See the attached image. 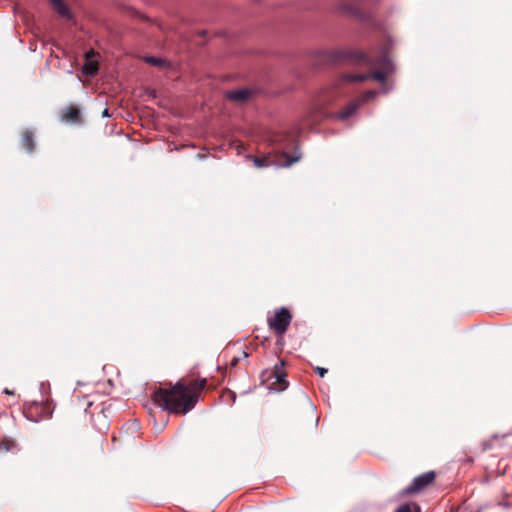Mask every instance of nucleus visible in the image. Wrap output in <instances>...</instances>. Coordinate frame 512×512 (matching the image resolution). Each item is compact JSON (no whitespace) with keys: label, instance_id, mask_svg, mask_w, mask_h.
I'll return each mask as SVG.
<instances>
[{"label":"nucleus","instance_id":"obj_19","mask_svg":"<svg viewBox=\"0 0 512 512\" xmlns=\"http://www.w3.org/2000/svg\"><path fill=\"white\" fill-rule=\"evenodd\" d=\"M147 64H168L165 60L161 58H155V57H147L146 59Z\"/></svg>","mask_w":512,"mask_h":512},{"label":"nucleus","instance_id":"obj_21","mask_svg":"<svg viewBox=\"0 0 512 512\" xmlns=\"http://www.w3.org/2000/svg\"><path fill=\"white\" fill-rule=\"evenodd\" d=\"M238 361H239V358H238V357H234V358L231 360V362H230V366H231V367H235V366L237 365Z\"/></svg>","mask_w":512,"mask_h":512},{"label":"nucleus","instance_id":"obj_23","mask_svg":"<svg viewBox=\"0 0 512 512\" xmlns=\"http://www.w3.org/2000/svg\"><path fill=\"white\" fill-rule=\"evenodd\" d=\"M207 34V31L205 30H202L201 32H199V36H205Z\"/></svg>","mask_w":512,"mask_h":512},{"label":"nucleus","instance_id":"obj_17","mask_svg":"<svg viewBox=\"0 0 512 512\" xmlns=\"http://www.w3.org/2000/svg\"><path fill=\"white\" fill-rule=\"evenodd\" d=\"M17 447V443L12 439H4L0 442V449L10 451Z\"/></svg>","mask_w":512,"mask_h":512},{"label":"nucleus","instance_id":"obj_16","mask_svg":"<svg viewBox=\"0 0 512 512\" xmlns=\"http://www.w3.org/2000/svg\"><path fill=\"white\" fill-rule=\"evenodd\" d=\"M98 57H99V54L91 49V50L85 52L84 64H89V65L99 64Z\"/></svg>","mask_w":512,"mask_h":512},{"label":"nucleus","instance_id":"obj_4","mask_svg":"<svg viewBox=\"0 0 512 512\" xmlns=\"http://www.w3.org/2000/svg\"><path fill=\"white\" fill-rule=\"evenodd\" d=\"M292 320V315L290 311L282 307L275 311L274 315L268 318V326L271 330H273L277 335L283 336L287 331Z\"/></svg>","mask_w":512,"mask_h":512},{"label":"nucleus","instance_id":"obj_9","mask_svg":"<svg viewBox=\"0 0 512 512\" xmlns=\"http://www.w3.org/2000/svg\"><path fill=\"white\" fill-rule=\"evenodd\" d=\"M325 117V111L320 105H314L302 119L303 127L312 128Z\"/></svg>","mask_w":512,"mask_h":512},{"label":"nucleus","instance_id":"obj_1","mask_svg":"<svg viewBox=\"0 0 512 512\" xmlns=\"http://www.w3.org/2000/svg\"><path fill=\"white\" fill-rule=\"evenodd\" d=\"M206 385L205 378L191 380L188 383L180 380L169 388H158L152 397L163 410L185 415L195 407Z\"/></svg>","mask_w":512,"mask_h":512},{"label":"nucleus","instance_id":"obj_13","mask_svg":"<svg viewBox=\"0 0 512 512\" xmlns=\"http://www.w3.org/2000/svg\"><path fill=\"white\" fill-rule=\"evenodd\" d=\"M53 9L66 20H72L73 14L63 0H50Z\"/></svg>","mask_w":512,"mask_h":512},{"label":"nucleus","instance_id":"obj_14","mask_svg":"<svg viewBox=\"0 0 512 512\" xmlns=\"http://www.w3.org/2000/svg\"><path fill=\"white\" fill-rule=\"evenodd\" d=\"M21 144L28 152H33L35 149L34 136L31 131H24L21 137Z\"/></svg>","mask_w":512,"mask_h":512},{"label":"nucleus","instance_id":"obj_25","mask_svg":"<svg viewBox=\"0 0 512 512\" xmlns=\"http://www.w3.org/2000/svg\"><path fill=\"white\" fill-rule=\"evenodd\" d=\"M103 116H109L108 109H105V110L103 111Z\"/></svg>","mask_w":512,"mask_h":512},{"label":"nucleus","instance_id":"obj_22","mask_svg":"<svg viewBox=\"0 0 512 512\" xmlns=\"http://www.w3.org/2000/svg\"><path fill=\"white\" fill-rule=\"evenodd\" d=\"M5 394H8V395H13V391H10L8 388H5L4 391H3Z\"/></svg>","mask_w":512,"mask_h":512},{"label":"nucleus","instance_id":"obj_15","mask_svg":"<svg viewBox=\"0 0 512 512\" xmlns=\"http://www.w3.org/2000/svg\"><path fill=\"white\" fill-rule=\"evenodd\" d=\"M81 75L78 76L79 80L84 81L85 79H90L96 76L99 72V66H81Z\"/></svg>","mask_w":512,"mask_h":512},{"label":"nucleus","instance_id":"obj_18","mask_svg":"<svg viewBox=\"0 0 512 512\" xmlns=\"http://www.w3.org/2000/svg\"><path fill=\"white\" fill-rule=\"evenodd\" d=\"M395 512H420V507L413 504H403Z\"/></svg>","mask_w":512,"mask_h":512},{"label":"nucleus","instance_id":"obj_12","mask_svg":"<svg viewBox=\"0 0 512 512\" xmlns=\"http://www.w3.org/2000/svg\"><path fill=\"white\" fill-rule=\"evenodd\" d=\"M251 95H252L251 90L243 88V89H238V90L227 91L225 93V98L230 101H233V102H236L239 104H243L249 100Z\"/></svg>","mask_w":512,"mask_h":512},{"label":"nucleus","instance_id":"obj_3","mask_svg":"<svg viewBox=\"0 0 512 512\" xmlns=\"http://www.w3.org/2000/svg\"><path fill=\"white\" fill-rule=\"evenodd\" d=\"M252 159L254 166L257 168H264L271 165L285 166L289 167L292 164L298 162L301 158V154L297 151L294 152L292 156H289L287 153L274 154V155H266L263 157L257 156H249Z\"/></svg>","mask_w":512,"mask_h":512},{"label":"nucleus","instance_id":"obj_11","mask_svg":"<svg viewBox=\"0 0 512 512\" xmlns=\"http://www.w3.org/2000/svg\"><path fill=\"white\" fill-rule=\"evenodd\" d=\"M271 376L275 378L274 384H277L276 388L279 391H283L288 387V381L286 380L287 373L285 371V361L281 360L280 363L274 366Z\"/></svg>","mask_w":512,"mask_h":512},{"label":"nucleus","instance_id":"obj_24","mask_svg":"<svg viewBox=\"0 0 512 512\" xmlns=\"http://www.w3.org/2000/svg\"><path fill=\"white\" fill-rule=\"evenodd\" d=\"M242 356H243V358H247L249 355H248V353H247V352L242 351Z\"/></svg>","mask_w":512,"mask_h":512},{"label":"nucleus","instance_id":"obj_10","mask_svg":"<svg viewBox=\"0 0 512 512\" xmlns=\"http://www.w3.org/2000/svg\"><path fill=\"white\" fill-rule=\"evenodd\" d=\"M61 121L69 124H82V115L80 109L75 105H70L60 112Z\"/></svg>","mask_w":512,"mask_h":512},{"label":"nucleus","instance_id":"obj_20","mask_svg":"<svg viewBox=\"0 0 512 512\" xmlns=\"http://www.w3.org/2000/svg\"><path fill=\"white\" fill-rule=\"evenodd\" d=\"M315 370L321 377H324L325 374L327 373V369L323 367H316Z\"/></svg>","mask_w":512,"mask_h":512},{"label":"nucleus","instance_id":"obj_7","mask_svg":"<svg viewBox=\"0 0 512 512\" xmlns=\"http://www.w3.org/2000/svg\"><path fill=\"white\" fill-rule=\"evenodd\" d=\"M436 478V474L434 471H427L425 473H422L421 475L415 477L412 481V483L405 488L404 493L405 494H415L429 485H431Z\"/></svg>","mask_w":512,"mask_h":512},{"label":"nucleus","instance_id":"obj_6","mask_svg":"<svg viewBox=\"0 0 512 512\" xmlns=\"http://www.w3.org/2000/svg\"><path fill=\"white\" fill-rule=\"evenodd\" d=\"M376 96V91L369 90L362 94L359 98L354 99L348 105H346L342 110L334 114V117L339 120H347L351 116H353L360 106L367 103L371 99Z\"/></svg>","mask_w":512,"mask_h":512},{"label":"nucleus","instance_id":"obj_8","mask_svg":"<svg viewBox=\"0 0 512 512\" xmlns=\"http://www.w3.org/2000/svg\"><path fill=\"white\" fill-rule=\"evenodd\" d=\"M368 79H374L381 83H384L386 80V74L383 71H377L373 74H367V73L345 74L342 76L341 81L343 83H350V82H363Z\"/></svg>","mask_w":512,"mask_h":512},{"label":"nucleus","instance_id":"obj_5","mask_svg":"<svg viewBox=\"0 0 512 512\" xmlns=\"http://www.w3.org/2000/svg\"><path fill=\"white\" fill-rule=\"evenodd\" d=\"M52 413L53 406L48 401L32 403L24 411L26 418L33 422L49 419Z\"/></svg>","mask_w":512,"mask_h":512},{"label":"nucleus","instance_id":"obj_2","mask_svg":"<svg viewBox=\"0 0 512 512\" xmlns=\"http://www.w3.org/2000/svg\"><path fill=\"white\" fill-rule=\"evenodd\" d=\"M321 61L340 63V62H365L367 56L360 50H330L319 52Z\"/></svg>","mask_w":512,"mask_h":512}]
</instances>
